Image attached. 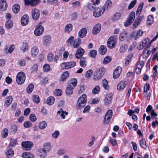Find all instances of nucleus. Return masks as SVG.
<instances>
[{
	"instance_id": "obj_44",
	"label": "nucleus",
	"mask_w": 158,
	"mask_h": 158,
	"mask_svg": "<svg viewBox=\"0 0 158 158\" xmlns=\"http://www.w3.org/2000/svg\"><path fill=\"white\" fill-rule=\"evenodd\" d=\"M102 85L104 88L106 90L108 89L109 87L108 84V81L105 79H104L102 81Z\"/></svg>"
},
{
	"instance_id": "obj_37",
	"label": "nucleus",
	"mask_w": 158,
	"mask_h": 158,
	"mask_svg": "<svg viewBox=\"0 0 158 158\" xmlns=\"http://www.w3.org/2000/svg\"><path fill=\"white\" fill-rule=\"evenodd\" d=\"M55 101V98L53 97L50 96L48 97L47 100V103L49 105H52Z\"/></svg>"
},
{
	"instance_id": "obj_59",
	"label": "nucleus",
	"mask_w": 158,
	"mask_h": 158,
	"mask_svg": "<svg viewBox=\"0 0 158 158\" xmlns=\"http://www.w3.org/2000/svg\"><path fill=\"white\" fill-rule=\"evenodd\" d=\"M48 60L49 62L52 61L54 58V55L52 52H50L48 55Z\"/></svg>"
},
{
	"instance_id": "obj_40",
	"label": "nucleus",
	"mask_w": 158,
	"mask_h": 158,
	"mask_svg": "<svg viewBox=\"0 0 158 158\" xmlns=\"http://www.w3.org/2000/svg\"><path fill=\"white\" fill-rule=\"evenodd\" d=\"M74 40V37L73 36H70L66 41V44L68 45L71 46L73 45V42Z\"/></svg>"
},
{
	"instance_id": "obj_20",
	"label": "nucleus",
	"mask_w": 158,
	"mask_h": 158,
	"mask_svg": "<svg viewBox=\"0 0 158 158\" xmlns=\"http://www.w3.org/2000/svg\"><path fill=\"white\" fill-rule=\"evenodd\" d=\"M29 17L27 15H23L21 19V23L23 26L27 25L28 23Z\"/></svg>"
},
{
	"instance_id": "obj_3",
	"label": "nucleus",
	"mask_w": 158,
	"mask_h": 158,
	"mask_svg": "<svg viewBox=\"0 0 158 158\" xmlns=\"http://www.w3.org/2000/svg\"><path fill=\"white\" fill-rule=\"evenodd\" d=\"M105 69L104 67H100L96 70V74L94 75V79L98 80L102 78L105 73Z\"/></svg>"
},
{
	"instance_id": "obj_15",
	"label": "nucleus",
	"mask_w": 158,
	"mask_h": 158,
	"mask_svg": "<svg viewBox=\"0 0 158 158\" xmlns=\"http://www.w3.org/2000/svg\"><path fill=\"white\" fill-rule=\"evenodd\" d=\"M84 53V50L81 47L79 48L76 52L75 55L76 58L78 59L81 58Z\"/></svg>"
},
{
	"instance_id": "obj_57",
	"label": "nucleus",
	"mask_w": 158,
	"mask_h": 158,
	"mask_svg": "<svg viewBox=\"0 0 158 158\" xmlns=\"http://www.w3.org/2000/svg\"><path fill=\"white\" fill-rule=\"evenodd\" d=\"M43 69L44 72H48L50 69V66L48 64H45L43 66Z\"/></svg>"
},
{
	"instance_id": "obj_42",
	"label": "nucleus",
	"mask_w": 158,
	"mask_h": 158,
	"mask_svg": "<svg viewBox=\"0 0 158 158\" xmlns=\"http://www.w3.org/2000/svg\"><path fill=\"white\" fill-rule=\"evenodd\" d=\"M80 64L82 67H84L86 66L87 61L85 58L82 57L81 58L80 60Z\"/></svg>"
},
{
	"instance_id": "obj_50",
	"label": "nucleus",
	"mask_w": 158,
	"mask_h": 158,
	"mask_svg": "<svg viewBox=\"0 0 158 158\" xmlns=\"http://www.w3.org/2000/svg\"><path fill=\"white\" fill-rule=\"evenodd\" d=\"M6 27L8 29H10L13 26V23L10 20H8L6 23Z\"/></svg>"
},
{
	"instance_id": "obj_16",
	"label": "nucleus",
	"mask_w": 158,
	"mask_h": 158,
	"mask_svg": "<svg viewBox=\"0 0 158 158\" xmlns=\"http://www.w3.org/2000/svg\"><path fill=\"white\" fill-rule=\"evenodd\" d=\"M122 68L120 67H117L114 70L113 73V77L114 79L117 78L119 76L121 72Z\"/></svg>"
},
{
	"instance_id": "obj_45",
	"label": "nucleus",
	"mask_w": 158,
	"mask_h": 158,
	"mask_svg": "<svg viewBox=\"0 0 158 158\" xmlns=\"http://www.w3.org/2000/svg\"><path fill=\"white\" fill-rule=\"evenodd\" d=\"M6 155L8 158H11L14 155V152L11 149H9L6 152Z\"/></svg>"
},
{
	"instance_id": "obj_36",
	"label": "nucleus",
	"mask_w": 158,
	"mask_h": 158,
	"mask_svg": "<svg viewBox=\"0 0 158 158\" xmlns=\"http://www.w3.org/2000/svg\"><path fill=\"white\" fill-rule=\"evenodd\" d=\"M12 9L14 13H17L19 11L20 6L19 4H16L13 6Z\"/></svg>"
},
{
	"instance_id": "obj_19",
	"label": "nucleus",
	"mask_w": 158,
	"mask_h": 158,
	"mask_svg": "<svg viewBox=\"0 0 158 158\" xmlns=\"http://www.w3.org/2000/svg\"><path fill=\"white\" fill-rule=\"evenodd\" d=\"M43 44L45 46L48 45L51 41V37L50 35H46L43 38Z\"/></svg>"
},
{
	"instance_id": "obj_43",
	"label": "nucleus",
	"mask_w": 158,
	"mask_h": 158,
	"mask_svg": "<svg viewBox=\"0 0 158 158\" xmlns=\"http://www.w3.org/2000/svg\"><path fill=\"white\" fill-rule=\"evenodd\" d=\"M121 16V14L118 12L116 13L112 18V20L113 21H116L120 19Z\"/></svg>"
},
{
	"instance_id": "obj_9",
	"label": "nucleus",
	"mask_w": 158,
	"mask_h": 158,
	"mask_svg": "<svg viewBox=\"0 0 158 158\" xmlns=\"http://www.w3.org/2000/svg\"><path fill=\"white\" fill-rule=\"evenodd\" d=\"M143 33V31L141 30L135 31L132 33L131 37L135 40H136L137 39L141 36Z\"/></svg>"
},
{
	"instance_id": "obj_34",
	"label": "nucleus",
	"mask_w": 158,
	"mask_h": 158,
	"mask_svg": "<svg viewBox=\"0 0 158 158\" xmlns=\"http://www.w3.org/2000/svg\"><path fill=\"white\" fill-rule=\"evenodd\" d=\"M43 148H42V149H44V151L46 152L49 151L51 149V146L49 143H45L43 144Z\"/></svg>"
},
{
	"instance_id": "obj_22",
	"label": "nucleus",
	"mask_w": 158,
	"mask_h": 158,
	"mask_svg": "<svg viewBox=\"0 0 158 158\" xmlns=\"http://www.w3.org/2000/svg\"><path fill=\"white\" fill-rule=\"evenodd\" d=\"M39 52V50L37 47H33L31 50V55L33 57H36L37 56Z\"/></svg>"
},
{
	"instance_id": "obj_11",
	"label": "nucleus",
	"mask_w": 158,
	"mask_h": 158,
	"mask_svg": "<svg viewBox=\"0 0 158 158\" xmlns=\"http://www.w3.org/2000/svg\"><path fill=\"white\" fill-rule=\"evenodd\" d=\"M144 65V63L143 61H141L137 63L135 72L137 74H139L140 73L141 69Z\"/></svg>"
},
{
	"instance_id": "obj_56",
	"label": "nucleus",
	"mask_w": 158,
	"mask_h": 158,
	"mask_svg": "<svg viewBox=\"0 0 158 158\" xmlns=\"http://www.w3.org/2000/svg\"><path fill=\"white\" fill-rule=\"evenodd\" d=\"M33 100L35 102L38 104L40 102V99L38 95H34L33 96Z\"/></svg>"
},
{
	"instance_id": "obj_8",
	"label": "nucleus",
	"mask_w": 158,
	"mask_h": 158,
	"mask_svg": "<svg viewBox=\"0 0 158 158\" xmlns=\"http://www.w3.org/2000/svg\"><path fill=\"white\" fill-rule=\"evenodd\" d=\"M129 81L127 79H125L121 81L117 86V89L119 91L123 90L127 85Z\"/></svg>"
},
{
	"instance_id": "obj_62",
	"label": "nucleus",
	"mask_w": 158,
	"mask_h": 158,
	"mask_svg": "<svg viewBox=\"0 0 158 158\" xmlns=\"http://www.w3.org/2000/svg\"><path fill=\"white\" fill-rule=\"evenodd\" d=\"M127 48V46L126 45H123L120 47L119 51L120 52L123 53L125 51Z\"/></svg>"
},
{
	"instance_id": "obj_4",
	"label": "nucleus",
	"mask_w": 158,
	"mask_h": 158,
	"mask_svg": "<svg viewBox=\"0 0 158 158\" xmlns=\"http://www.w3.org/2000/svg\"><path fill=\"white\" fill-rule=\"evenodd\" d=\"M25 79V74L23 72H21L17 74L16 77V81L19 85L23 84Z\"/></svg>"
},
{
	"instance_id": "obj_49",
	"label": "nucleus",
	"mask_w": 158,
	"mask_h": 158,
	"mask_svg": "<svg viewBox=\"0 0 158 158\" xmlns=\"http://www.w3.org/2000/svg\"><path fill=\"white\" fill-rule=\"evenodd\" d=\"M28 48V44L26 42H23L22 44L21 50L24 52Z\"/></svg>"
},
{
	"instance_id": "obj_46",
	"label": "nucleus",
	"mask_w": 158,
	"mask_h": 158,
	"mask_svg": "<svg viewBox=\"0 0 158 158\" xmlns=\"http://www.w3.org/2000/svg\"><path fill=\"white\" fill-rule=\"evenodd\" d=\"M23 156L25 158H34L33 155L29 152L24 153Z\"/></svg>"
},
{
	"instance_id": "obj_7",
	"label": "nucleus",
	"mask_w": 158,
	"mask_h": 158,
	"mask_svg": "<svg viewBox=\"0 0 158 158\" xmlns=\"http://www.w3.org/2000/svg\"><path fill=\"white\" fill-rule=\"evenodd\" d=\"M112 115L113 111L112 110H108L104 117L103 121L104 123L107 124L109 123L110 121V119L112 117Z\"/></svg>"
},
{
	"instance_id": "obj_14",
	"label": "nucleus",
	"mask_w": 158,
	"mask_h": 158,
	"mask_svg": "<svg viewBox=\"0 0 158 158\" xmlns=\"http://www.w3.org/2000/svg\"><path fill=\"white\" fill-rule=\"evenodd\" d=\"M25 4L27 5H30L32 6H35L39 4L40 0H24Z\"/></svg>"
},
{
	"instance_id": "obj_60",
	"label": "nucleus",
	"mask_w": 158,
	"mask_h": 158,
	"mask_svg": "<svg viewBox=\"0 0 158 158\" xmlns=\"http://www.w3.org/2000/svg\"><path fill=\"white\" fill-rule=\"evenodd\" d=\"M67 63L68 64V69L74 67L76 64L75 62L74 61H70L67 62Z\"/></svg>"
},
{
	"instance_id": "obj_25",
	"label": "nucleus",
	"mask_w": 158,
	"mask_h": 158,
	"mask_svg": "<svg viewBox=\"0 0 158 158\" xmlns=\"http://www.w3.org/2000/svg\"><path fill=\"white\" fill-rule=\"evenodd\" d=\"M74 88L71 87V85H68L67 87L65 89V92L67 95L69 96L72 95L73 92V89Z\"/></svg>"
},
{
	"instance_id": "obj_27",
	"label": "nucleus",
	"mask_w": 158,
	"mask_h": 158,
	"mask_svg": "<svg viewBox=\"0 0 158 158\" xmlns=\"http://www.w3.org/2000/svg\"><path fill=\"white\" fill-rule=\"evenodd\" d=\"M81 43V40L79 38L75 39L73 42V47L75 48H77L80 45Z\"/></svg>"
},
{
	"instance_id": "obj_58",
	"label": "nucleus",
	"mask_w": 158,
	"mask_h": 158,
	"mask_svg": "<svg viewBox=\"0 0 158 158\" xmlns=\"http://www.w3.org/2000/svg\"><path fill=\"white\" fill-rule=\"evenodd\" d=\"M136 2V0H134L132 1L128 6V9L130 10L133 8L135 5Z\"/></svg>"
},
{
	"instance_id": "obj_30",
	"label": "nucleus",
	"mask_w": 158,
	"mask_h": 158,
	"mask_svg": "<svg viewBox=\"0 0 158 158\" xmlns=\"http://www.w3.org/2000/svg\"><path fill=\"white\" fill-rule=\"evenodd\" d=\"M97 5L98 4H96V3L91 1L90 2L88 3L87 7L89 10H94L97 7L96 5Z\"/></svg>"
},
{
	"instance_id": "obj_32",
	"label": "nucleus",
	"mask_w": 158,
	"mask_h": 158,
	"mask_svg": "<svg viewBox=\"0 0 158 158\" xmlns=\"http://www.w3.org/2000/svg\"><path fill=\"white\" fill-rule=\"evenodd\" d=\"M107 51V49L106 47L104 45H101L99 49V52L102 55H104Z\"/></svg>"
},
{
	"instance_id": "obj_55",
	"label": "nucleus",
	"mask_w": 158,
	"mask_h": 158,
	"mask_svg": "<svg viewBox=\"0 0 158 158\" xmlns=\"http://www.w3.org/2000/svg\"><path fill=\"white\" fill-rule=\"evenodd\" d=\"M8 130L7 128H5L2 131V136L3 138L6 137L8 135Z\"/></svg>"
},
{
	"instance_id": "obj_12",
	"label": "nucleus",
	"mask_w": 158,
	"mask_h": 158,
	"mask_svg": "<svg viewBox=\"0 0 158 158\" xmlns=\"http://www.w3.org/2000/svg\"><path fill=\"white\" fill-rule=\"evenodd\" d=\"M44 31V28L41 25H39L35 28L34 33L35 35L39 36L43 33Z\"/></svg>"
},
{
	"instance_id": "obj_10",
	"label": "nucleus",
	"mask_w": 158,
	"mask_h": 158,
	"mask_svg": "<svg viewBox=\"0 0 158 158\" xmlns=\"http://www.w3.org/2000/svg\"><path fill=\"white\" fill-rule=\"evenodd\" d=\"M22 146L26 150H30L31 148L33 146V143L31 142H23L21 143Z\"/></svg>"
},
{
	"instance_id": "obj_61",
	"label": "nucleus",
	"mask_w": 158,
	"mask_h": 158,
	"mask_svg": "<svg viewBox=\"0 0 158 158\" xmlns=\"http://www.w3.org/2000/svg\"><path fill=\"white\" fill-rule=\"evenodd\" d=\"M140 145L141 147L146 148L147 146L146 143V141L144 139H142L140 141Z\"/></svg>"
},
{
	"instance_id": "obj_47",
	"label": "nucleus",
	"mask_w": 158,
	"mask_h": 158,
	"mask_svg": "<svg viewBox=\"0 0 158 158\" xmlns=\"http://www.w3.org/2000/svg\"><path fill=\"white\" fill-rule=\"evenodd\" d=\"M47 126V124L46 122L42 121L40 122L39 124V127L41 129H44Z\"/></svg>"
},
{
	"instance_id": "obj_41",
	"label": "nucleus",
	"mask_w": 158,
	"mask_h": 158,
	"mask_svg": "<svg viewBox=\"0 0 158 158\" xmlns=\"http://www.w3.org/2000/svg\"><path fill=\"white\" fill-rule=\"evenodd\" d=\"M144 5L143 2H141L139 5L136 11V14L139 15L140 14L143 8V6Z\"/></svg>"
},
{
	"instance_id": "obj_26",
	"label": "nucleus",
	"mask_w": 158,
	"mask_h": 158,
	"mask_svg": "<svg viewBox=\"0 0 158 158\" xmlns=\"http://www.w3.org/2000/svg\"><path fill=\"white\" fill-rule=\"evenodd\" d=\"M87 31L86 28H82L78 33V36L81 38H83L85 37L87 34Z\"/></svg>"
},
{
	"instance_id": "obj_52",
	"label": "nucleus",
	"mask_w": 158,
	"mask_h": 158,
	"mask_svg": "<svg viewBox=\"0 0 158 158\" xmlns=\"http://www.w3.org/2000/svg\"><path fill=\"white\" fill-rule=\"evenodd\" d=\"M112 4V2L110 0H108L106 2L104 6L102 7L105 8V10L110 7Z\"/></svg>"
},
{
	"instance_id": "obj_2",
	"label": "nucleus",
	"mask_w": 158,
	"mask_h": 158,
	"mask_svg": "<svg viewBox=\"0 0 158 158\" xmlns=\"http://www.w3.org/2000/svg\"><path fill=\"white\" fill-rule=\"evenodd\" d=\"M115 35L111 36L108 39L107 42V47L110 49L114 48L117 43L116 38Z\"/></svg>"
},
{
	"instance_id": "obj_29",
	"label": "nucleus",
	"mask_w": 158,
	"mask_h": 158,
	"mask_svg": "<svg viewBox=\"0 0 158 158\" xmlns=\"http://www.w3.org/2000/svg\"><path fill=\"white\" fill-rule=\"evenodd\" d=\"M127 33L125 31L121 33L119 36V39L120 41H123L124 40H127Z\"/></svg>"
},
{
	"instance_id": "obj_31",
	"label": "nucleus",
	"mask_w": 158,
	"mask_h": 158,
	"mask_svg": "<svg viewBox=\"0 0 158 158\" xmlns=\"http://www.w3.org/2000/svg\"><path fill=\"white\" fill-rule=\"evenodd\" d=\"M57 115H59L62 119H64L65 118L64 115H67L68 114V113L67 112L64 111L62 109H61L57 111Z\"/></svg>"
},
{
	"instance_id": "obj_54",
	"label": "nucleus",
	"mask_w": 158,
	"mask_h": 158,
	"mask_svg": "<svg viewBox=\"0 0 158 158\" xmlns=\"http://www.w3.org/2000/svg\"><path fill=\"white\" fill-rule=\"evenodd\" d=\"M89 55L91 57L93 58H95L97 55V51L95 50H92L90 51Z\"/></svg>"
},
{
	"instance_id": "obj_38",
	"label": "nucleus",
	"mask_w": 158,
	"mask_h": 158,
	"mask_svg": "<svg viewBox=\"0 0 158 158\" xmlns=\"http://www.w3.org/2000/svg\"><path fill=\"white\" fill-rule=\"evenodd\" d=\"M77 80L75 78H73L70 80L69 84L68 85H71L72 87L74 88L77 84Z\"/></svg>"
},
{
	"instance_id": "obj_21",
	"label": "nucleus",
	"mask_w": 158,
	"mask_h": 158,
	"mask_svg": "<svg viewBox=\"0 0 158 158\" xmlns=\"http://www.w3.org/2000/svg\"><path fill=\"white\" fill-rule=\"evenodd\" d=\"M37 154L40 158H45L47 155L46 152L42 148L38 150Z\"/></svg>"
},
{
	"instance_id": "obj_6",
	"label": "nucleus",
	"mask_w": 158,
	"mask_h": 158,
	"mask_svg": "<svg viewBox=\"0 0 158 158\" xmlns=\"http://www.w3.org/2000/svg\"><path fill=\"white\" fill-rule=\"evenodd\" d=\"M105 11V8L102 7H97L93 10V15L95 17H98L101 15Z\"/></svg>"
},
{
	"instance_id": "obj_48",
	"label": "nucleus",
	"mask_w": 158,
	"mask_h": 158,
	"mask_svg": "<svg viewBox=\"0 0 158 158\" xmlns=\"http://www.w3.org/2000/svg\"><path fill=\"white\" fill-rule=\"evenodd\" d=\"M34 88V85L32 83H31L27 88V92L29 93H31Z\"/></svg>"
},
{
	"instance_id": "obj_5",
	"label": "nucleus",
	"mask_w": 158,
	"mask_h": 158,
	"mask_svg": "<svg viewBox=\"0 0 158 158\" xmlns=\"http://www.w3.org/2000/svg\"><path fill=\"white\" fill-rule=\"evenodd\" d=\"M135 18V13L134 11H132L129 15L128 18L125 22L124 26L127 27L131 24L134 21Z\"/></svg>"
},
{
	"instance_id": "obj_18",
	"label": "nucleus",
	"mask_w": 158,
	"mask_h": 158,
	"mask_svg": "<svg viewBox=\"0 0 158 158\" xmlns=\"http://www.w3.org/2000/svg\"><path fill=\"white\" fill-rule=\"evenodd\" d=\"M144 19V17L143 16H140L137 17L135 19L133 23L134 27H138L139 24L141 23L142 20Z\"/></svg>"
},
{
	"instance_id": "obj_28",
	"label": "nucleus",
	"mask_w": 158,
	"mask_h": 158,
	"mask_svg": "<svg viewBox=\"0 0 158 158\" xmlns=\"http://www.w3.org/2000/svg\"><path fill=\"white\" fill-rule=\"evenodd\" d=\"M69 74V71H66L64 72L60 78L61 81H64L68 77Z\"/></svg>"
},
{
	"instance_id": "obj_39",
	"label": "nucleus",
	"mask_w": 158,
	"mask_h": 158,
	"mask_svg": "<svg viewBox=\"0 0 158 158\" xmlns=\"http://www.w3.org/2000/svg\"><path fill=\"white\" fill-rule=\"evenodd\" d=\"M13 100V98L11 96L7 97L6 98L5 104L7 106H9L11 104Z\"/></svg>"
},
{
	"instance_id": "obj_64",
	"label": "nucleus",
	"mask_w": 158,
	"mask_h": 158,
	"mask_svg": "<svg viewBox=\"0 0 158 158\" xmlns=\"http://www.w3.org/2000/svg\"><path fill=\"white\" fill-rule=\"evenodd\" d=\"M24 126L26 128H28L31 127V123L30 121L25 122L23 124Z\"/></svg>"
},
{
	"instance_id": "obj_24",
	"label": "nucleus",
	"mask_w": 158,
	"mask_h": 158,
	"mask_svg": "<svg viewBox=\"0 0 158 158\" xmlns=\"http://www.w3.org/2000/svg\"><path fill=\"white\" fill-rule=\"evenodd\" d=\"M112 98V94H107L104 99L105 104L106 105L109 104Z\"/></svg>"
},
{
	"instance_id": "obj_53",
	"label": "nucleus",
	"mask_w": 158,
	"mask_h": 158,
	"mask_svg": "<svg viewBox=\"0 0 158 158\" xmlns=\"http://www.w3.org/2000/svg\"><path fill=\"white\" fill-rule=\"evenodd\" d=\"M100 88L99 86H96L92 90V93L94 94H96L99 93L100 91Z\"/></svg>"
},
{
	"instance_id": "obj_63",
	"label": "nucleus",
	"mask_w": 158,
	"mask_h": 158,
	"mask_svg": "<svg viewBox=\"0 0 158 158\" xmlns=\"http://www.w3.org/2000/svg\"><path fill=\"white\" fill-rule=\"evenodd\" d=\"M93 73V71L92 69H89L85 73V77L87 78L90 77L92 75Z\"/></svg>"
},
{
	"instance_id": "obj_23",
	"label": "nucleus",
	"mask_w": 158,
	"mask_h": 158,
	"mask_svg": "<svg viewBox=\"0 0 158 158\" xmlns=\"http://www.w3.org/2000/svg\"><path fill=\"white\" fill-rule=\"evenodd\" d=\"M7 4L6 1L1 0L0 3V8L1 11H4L7 8Z\"/></svg>"
},
{
	"instance_id": "obj_35",
	"label": "nucleus",
	"mask_w": 158,
	"mask_h": 158,
	"mask_svg": "<svg viewBox=\"0 0 158 158\" xmlns=\"http://www.w3.org/2000/svg\"><path fill=\"white\" fill-rule=\"evenodd\" d=\"M73 25L71 23L67 24L65 27V31L66 32L69 33L72 30Z\"/></svg>"
},
{
	"instance_id": "obj_17",
	"label": "nucleus",
	"mask_w": 158,
	"mask_h": 158,
	"mask_svg": "<svg viewBox=\"0 0 158 158\" xmlns=\"http://www.w3.org/2000/svg\"><path fill=\"white\" fill-rule=\"evenodd\" d=\"M101 28V25L100 24H97L93 27L92 33L96 35L100 31Z\"/></svg>"
},
{
	"instance_id": "obj_1",
	"label": "nucleus",
	"mask_w": 158,
	"mask_h": 158,
	"mask_svg": "<svg viewBox=\"0 0 158 158\" xmlns=\"http://www.w3.org/2000/svg\"><path fill=\"white\" fill-rule=\"evenodd\" d=\"M87 96L83 94L78 99L76 107L79 109L83 108L85 105L87 101Z\"/></svg>"
},
{
	"instance_id": "obj_51",
	"label": "nucleus",
	"mask_w": 158,
	"mask_h": 158,
	"mask_svg": "<svg viewBox=\"0 0 158 158\" xmlns=\"http://www.w3.org/2000/svg\"><path fill=\"white\" fill-rule=\"evenodd\" d=\"M112 60L111 57L108 56L105 57L103 61V63L104 64H106L109 63Z\"/></svg>"
},
{
	"instance_id": "obj_13",
	"label": "nucleus",
	"mask_w": 158,
	"mask_h": 158,
	"mask_svg": "<svg viewBox=\"0 0 158 158\" xmlns=\"http://www.w3.org/2000/svg\"><path fill=\"white\" fill-rule=\"evenodd\" d=\"M40 15V13L39 10L37 9H33L31 11V15L33 19L35 20H36L38 19Z\"/></svg>"
},
{
	"instance_id": "obj_33",
	"label": "nucleus",
	"mask_w": 158,
	"mask_h": 158,
	"mask_svg": "<svg viewBox=\"0 0 158 158\" xmlns=\"http://www.w3.org/2000/svg\"><path fill=\"white\" fill-rule=\"evenodd\" d=\"M153 17L152 15H149L148 17V19L146 22L147 25H151L154 23Z\"/></svg>"
}]
</instances>
